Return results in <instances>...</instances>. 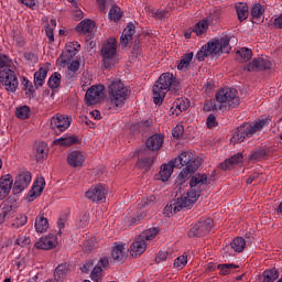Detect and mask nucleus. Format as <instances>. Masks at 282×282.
Returning <instances> with one entry per match:
<instances>
[{"instance_id":"39448f33","label":"nucleus","mask_w":282,"mask_h":282,"mask_svg":"<svg viewBox=\"0 0 282 282\" xmlns=\"http://www.w3.org/2000/svg\"><path fill=\"white\" fill-rule=\"evenodd\" d=\"M110 105L112 107H122L124 100L129 98V88L120 79H113L108 86Z\"/></svg>"},{"instance_id":"b1692460","label":"nucleus","mask_w":282,"mask_h":282,"mask_svg":"<svg viewBox=\"0 0 282 282\" xmlns=\"http://www.w3.org/2000/svg\"><path fill=\"white\" fill-rule=\"evenodd\" d=\"M175 10V4L173 2L167 4L165 10H153L151 7H145L144 12L148 17H152L153 19H164L169 12H173Z\"/></svg>"},{"instance_id":"052dcab7","label":"nucleus","mask_w":282,"mask_h":282,"mask_svg":"<svg viewBox=\"0 0 282 282\" xmlns=\"http://www.w3.org/2000/svg\"><path fill=\"white\" fill-rule=\"evenodd\" d=\"M172 135H173V138H182V135H184V126L177 124V126L172 130Z\"/></svg>"},{"instance_id":"09e8293b","label":"nucleus","mask_w":282,"mask_h":282,"mask_svg":"<svg viewBox=\"0 0 282 282\" xmlns=\"http://www.w3.org/2000/svg\"><path fill=\"white\" fill-rule=\"evenodd\" d=\"M108 19L110 21H120L122 19V10L118 6H113L108 13Z\"/></svg>"},{"instance_id":"4d7b16f0","label":"nucleus","mask_w":282,"mask_h":282,"mask_svg":"<svg viewBox=\"0 0 282 282\" xmlns=\"http://www.w3.org/2000/svg\"><path fill=\"white\" fill-rule=\"evenodd\" d=\"M100 276H102V269L100 265L94 267L91 273H90V279L95 282L100 281Z\"/></svg>"},{"instance_id":"a211bd4d","label":"nucleus","mask_w":282,"mask_h":282,"mask_svg":"<svg viewBox=\"0 0 282 282\" xmlns=\"http://www.w3.org/2000/svg\"><path fill=\"white\" fill-rule=\"evenodd\" d=\"M86 155L80 150H74L67 155V162L73 169H82L85 166Z\"/></svg>"},{"instance_id":"c756f323","label":"nucleus","mask_w":282,"mask_h":282,"mask_svg":"<svg viewBox=\"0 0 282 282\" xmlns=\"http://www.w3.org/2000/svg\"><path fill=\"white\" fill-rule=\"evenodd\" d=\"M50 153V148L44 141L37 142L35 144V158L37 162H43L47 160V155Z\"/></svg>"},{"instance_id":"4468645a","label":"nucleus","mask_w":282,"mask_h":282,"mask_svg":"<svg viewBox=\"0 0 282 282\" xmlns=\"http://www.w3.org/2000/svg\"><path fill=\"white\" fill-rule=\"evenodd\" d=\"M78 52H80V44L78 42L66 43V53L59 55L57 63H59V65H67Z\"/></svg>"},{"instance_id":"aec40b11","label":"nucleus","mask_w":282,"mask_h":282,"mask_svg":"<svg viewBox=\"0 0 282 282\" xmlns=\"http://www.w3.org/2000/svg\"><path fill=\"white\" fill-rule=\"evenodd\" d=\"M43 191H45V178L40 177L33 183L31 189L29 191L26 196L28 202H34L36 197H41Z\"/></svg>"},{"instance_id":"a878e982","label":"nucleus","mask_w":282,"mask_h":282,"mask_svg":"<svg viewBox=\"0 0 282 282\" xmlns=\"http://www.w3.org/2000/svg\"><path fill=\"white\" fill-rule=\"evenodd\" d=\"M134 34H135V25L133 23H129L120 36V43L122 47H127V45H129V43L133 41Z\"/></svg>"},{"instance_id":"e2e57ef3","label":"nucleus","mask_w":282,"mask_h":282,"mask_svg":"<svg viewBox=\"0 0 282 282\" xmlns=\"http://www.w3.org/2000/svg\"><path fill=\"white\" fill-rule=\"evenodd\" d=\"M203 109L204 111H216V109H219V106L215 104V101L210 100L204 105Z\"/></svg>"},{"instance_id":"f3484780","label":"nucleus","mask_w":282,"mask_h":282,"mask_svg":"<svg viewBox=\"0 0 282 282\" xmlns=\"http://www.w3.org/2000/svg\"><path fill=\"white\" fill-rule=\"evenodd\" d=\"M270 67H272V62H270L268 56H261L252 59V62L247 65L246 69L247 72H256V69L263 72V69H270Z\"/></svg>"},{"instance_id":"f257e3e1","label":"nucleus","mask_w":282,"mask_h":282,"mask_svg":"<svg viewBox=\"0 0 282 282\" xmlns=\"http://www.w3.org/2000/svg\"><path fill=\"white\" fill-rule=\"evenodd\" d=\"M207 182L208 176H206V174H195L192 176L189 181V189L182 194L174 204L167 205L164 208V215L171 217V214L175 215V213H180L182 208H191V206L199 199L202 191H204Z\"/></svg>"},{"instance_id":"58836bf2","label":"nucleus","mask_w":282,"mask_h":282,"mask_svg":"<svg viewBox=\"0 0 282 282\" xmlns=\"http://www.w3.org/2000/svg\"><path fill=\"white\" fill-rule=\"evenodd\" d=\"M68 272H69V269L67 268V264L57 265L54 272L55 281L62 282L65 279V276H67Z\"/></svg>"},{"instance_id":"c03bdc74","label":"nucleus","mask_w":282,"mask_h":282,"mask_svg":"<svg viewBox=\"0 0 282 282\" xmlns=\"http://www.w3.org/2000/svg\"><path fill=\"white\" fill-rule=\"evenodd\" d=\"M230 246L235 252H243L246 250V239L237 237L231 241Z\"/></svg>"},{"instance_id":"680f3d73","label":"nucleus","mask_w":282,"mask_h":282,"mask_svg":"<svg viewBox=\"0 0 282 282\" xmlns=\"http://www.w3.org/2000/svg\"><path fill=\"white\" fill-rule=\"evenodd\" d=\"M28 243H30V238L23 235H20L15 240V246H21V248L28 246Z\"/></svg>"},{"instance_id":"393cba45","label":"nucleus","mask_w":282,"mask_h":282,"mask_svg":"<svg viewBox=\"0 0 282 282\" xmlns=\"http://www.w3.org/2000/svg\"><path fill=\"white\" fill-rule=\"evenodd\" d=\"M173 169H175V165H173V161L161 165V170L156 175V180H160L161 182H169V180H171V176L173 175Z\"/></svg>"},{"instance_id":"37998d69","label":"nucleus","mask_w":282,"mask_h":282,"mask_svg":"<svg viewBox=\"0 0 282 282\" xmlns=\"http://www.w3.org/2000/svg\"><path fill=\"white\" fill-rule=\"evenodd\" d=\"M155 158H158V155H151L148 154L147 156H144L143 159L138 161V166H140V169H151V166L153 165V162H155Z\"/></svg>"},{"instance_id":"0eeeda50","label":"nucleus","mask_w":282,"mask_h":282,"mask_svg":"<svg viewBox=\"0 0 282 282\" xmlns=\"http://www.w3.org/2000/svg\"><path fill=\"white\" fill-rule=\"evenodd\" d=\"M216 102L219 104V109L221 107L235 109V107H239L241 99H239L237 89L223 88L216 93Z\"/></svg>"},{"instance_id":"f03ea898","label":"nucleus","mask_w":282,"mask_h":282,"mask_svg":"<svg viewBox=\"0 0 282 282\" xmlns=\"http://www.w3.org/2000/svg\"><path fill=\"white\" fill-rule=\"evenodd\" d=\"M230 37L223 36L214 39L207 44L203 45L196 54L197 61H205L207 56H219L220 54H228L230 52Z\"/></svg>"},{"instance_id":"473e14b6","label":"nucleus","mask_w":282,"mask_h":282,"mask_svg":"<svg viewBox=\"0 0 282 282\" xmlns=\"http://www.w3.org/2000/svg\"><path fill=\"white\" fill-rule=\"evenodd\" d=\"M191 107V104L188 102V99L180 98L174 102V106L172 107V116H180L182 111H186Z\"/></svg>"},{"instance_id":"13d9d810","label":"nucleus","mask_w":282,"mask_h":282,"mask_svg":"<svg viewBox=\"0 0 282 282\" xmlns=\"http://www.w3.org/2000/svg\"><path fill=\"white\" fill-rule=\"evenodd\" d=\"M264 11L265 10L261 7V4H254L251 9V14L253 19H260L261 17H263Z\"/></svg>"},{"instance_id":"8fccbe9b","label":"nucleus","mask_w":282,"mask_h":282,"mask_svg":"<svg viewBox=\"0 0 282 282\" xmlns=\"http://www.w3.org/2000/svg\"><path fill=\"white\" fill-rule=\"evenodd\" d=\"M30 106H21L17 108L15 116L20 118V120H28V118H30Z\"/></svg>"},{"instance_id":"bf43d9fd","label":"nucleus","mask_w":282,"mask_h":282,"mask_svg":"<svg viewBox=\"0 0 282 282\" xmlns=\"http://www.w3.org/2000/svg\"><path fill=\"white\" fill-rule=\"evenodd\" d=\"M94 260H87L85 262V264L80 268V271L84 273V274H89V272L94 269Z\"/></svg>"},{"instance_id":"a19ab883","label":"nucleus","mask_w":282,"mask_h":282,"mask_svg":"<svg viewBox=\"0 0 282 282\" xmlns=\"http://www.w3.org/2000/svg\"><path fill=\"white\" fill-rule=\"evenodd\" d=\"M207 31L208 21L206 20L198 21L193 28V32L195 33L196 36H202V34H206Z\"/></svg>"},{"instance_id":"1a4fd4ad","label":"nucleus","mask_w":282,"mask_h":282,"mask_svg":"<svg viewBox=\"0 0 282 282\" xmlns=\"http://www.w3.org/2000/svg\"><path fill=\"white\" fill-rule=\"evenodd\" d=\"M0 83L9 94H14L19 89V78L11 68L0 70Z\"/></svg>"},{"instance_id":"9d476101","label":"nucleus","mask_w":282,"mask_h":282,"mask_svg":"<svg viewBox=\"0 0 282 282\" xmlns=\"http://www.w3.org/2000/svg\"><path fill=\"white\" fill-rule=\"evenodd\" d=\"M105 99V86L102 84L93 85L85 95L86 104L98 105L100 100Z\"/></svg>"},{"instance_id":"f8f14e48","label":"nucleus","mask_w":282,"mask_h":282,"mask_svg":"<svg viewBox=\"0 0 282 282\" xmlns=\"http://www.w3.org/2000/svg\"><path fill=\"white\" fill-rule=\"evenodd\" d=\"M85 197L90 202H105L107 199V188L101 184L93 185L85 193Z\"/></svg>"},{"instance_id":"0e129e2a","label":"nucleus","mask_w":282,"mask_h":282,"mask_svg":"<svg viewBox=\"0 0 282 282\" xmlns=\"http://www.w3.org/2000/svg\"><path fill=\"white\" fill-rule=\"evenodd\" d=\"M206 124L208 129H214V127H217V117H215V115H209L207 117Z\"/></svg>"},{"instance_id":"5fc2aeb1","label":"nucleus","mask_w":282,"mask_h":282,"mask_svg":"<svg viewBox=\"0 0 282 282\" xmlns=\"http://www.w3.org/2000/svg\"><path fill=\"white\" fill-rule=\"evenodd\" d=\"M186 263H188V257L184 254L180 256L174 260V268H176V270H184Z\"/></svg>"},{"instance_id":"9b49d317","label":"nucleus","mask_w":282,"mask_h":282,"mask_svg":"<svg viewBox=\"0 0 282 282\" xmlns=\"http://www.w3.org/2000/svg\"><path fill=\"white\" fill-rule=\"evenodd\" d=\"M213 228V219H202L193 226L188 231V237H204L210 232Z\"/></svg>"},{"instance_id":"f704fd0d","label":"nucleus","mask_w":282,"mask_h":282,"mask_svg":"<svg viewBox=\"0 0 282 282\" xmlns=\"http://www.w3.org/2000/svg\"><path fill=\"white\" fill-rule=\"evenodd\" d=\"M44 30L50 43H54V30H56V20L51 19L50 21L44 22Z\"/></svg>"},{"instance_id":"cd10ccee","label":"nucleus","mask_w":282,"mask_h":282,"mask_svg":"<svg viewBox=\"0 0 282 282\" xmlns=\"http://www.w3.org/2000/svg\"><path fill=\"white\" fill-rule=\"evenodd\" d=\"M241 162H243V154L237 153L230 159H227L220 163V169L223 171H230V169H235V166H237V164H241Z\"/></svg>"},{"instance_id":"412c9836","label":"nucleus","mask_w":282,"mask_h":282,"mask_svg":"<svg viewBox=\"0 0 282 282\" xmlns=\"http://www.w3.org/2000/svg\"><path fill=\"white\" fill-rule=\"evenodd\" d=\"M149 246V242L147 240H143L140 236L135 238V240L130 246V254L131 257H140L147 252V247Z\"/></svg>"},{"instance_id":"20e7f679","label":"nucleus","mask_w":282,"mask_h":282,"mask_svg":"<svg viewBox=\"0 0 282 282\" xmlns=\"http://www.w3.org/2000/svg\"><path fill=\"white\" fill-rule=\"evenodd\" d=\"M175 83L173 73H163L152 87L153 102L154 105H161L164 102L166 93L171 89V85Z\"/></svg>"},{"instance_id":"2f4dec72","label":"nucleus","mask_w":282,"mask_h":282,"mask_svg":"<svg viewBox=\"0 0 282 282\" xmlns=\"http://www.w3.org/2000/svg\"><path fill=\"white\" fill-rule=\"evenodd\" d=\"M36 232H47L50 229V221L45 216H43V213H40V215L35 218V224H34Z\"/></svg>"},{"instance_id":"2eb2a0df","label":"nucleus","mask_w":282,"mask_h":282,"mask_svg":"<svg viewBox=\"0 0 282 282\" xmlns=\"http://www.w3.org/2000/svg\"><path fill=\"white\" fill-rule=\"evenodd\" d=\"M34 246L37 250H53V248L58 246V238L54 234H48L41 237Z\"/></svg>"},{"instance_id":"3c124183","label":"nucleus","mask_w":282,"mask_h":282,"mask_svg":"<svg viewBox=\"0 0 282 282\" xmlns=\"http://www.w3.org/2000/svg\"><path fill=\"white\" fill-rule=\"evenodd\" d=\"M276 279H279V271L276 269H271L263 272V282H274Z\"/></svg>"},{"instance_id":"423d86ee","label":"nucleus","mask_w":282,"mask_h":282,"mask_svg":"<svg viewBox=\"0 0 282 282\" xmlns=\"http://www.w3.org/2000/svg\"><path fill=\"white\" fill-rule=\"evenodd\" d=\"M101 63L106 69L118 63V42L116 37H109L101 46Z\"/></svg>"},{"instance_id":"dca6fc26","label":"nucleus","mask_w":282,"mask_h":282,"mask_svg":"<svg viewBox=\"0 0 282 282\" xmlns=\"http://www.w3.org/2000/svg\"><path fill=\"white\" fill-rule=\"evenodd\" d=\"M128 257V249L124 242H115L112 245L111 258L116 263H124Z\"/></svg>"},{"instance_id":"49530a36","label":"nucleus","mask_w":282,"mask_h":282,"mask_svg":"<svg viewBox=\"0 0 282 282\" xmlns=\"http://www.w3.org/2000/svg\"><path fill=\"white\" fill-rule=\"evenodd\" d=\"M236 12L239 21H246L248 19V4L243 2L236 4Z\"/></svg>"},{"instance_id":"4be33fe9","label":"nucleus","mask_w":282,"mask_h":282,"mask_svg":"<svg viewBox=\"0 0 282 282\" xmlns=\"http://www.w3.org/2000/svg\"><path fill=\"white\" fill-rule=\"evenodd\" d=\"M31 182L32 174L28 171H23L15 177L14 186L17 191H25V188L30 186Z\"/></svg>"},{"instance_id":"6e6d98bb","label":"nucleus","mask_w":282,"mask_h":282,"mask_svg":"<svg viewBox=\"0 0 282 282\" xmlns=\"http://www.w3.org/2000/svg\"><path fill=\"white\" fill-rule=\"evenodd\" d=\"M9 67H12V59L7 55L0 54V69H9Z\"/></svg>"},{"instance_id":"79ce46f5","label":"nucleus","mask_w":282,"mask_h":282,"mask_svg":"<svg viewBox=\"0 0 282 282\" xmlns=\"http://www.w3.org/2000/svg\"><path fill=\"white\" fill-rule=\"evenodd\" d=\"M155 204V196H142L138 199V206L139 209L142 210V208H149V206H153Z\"/></svg>"},{"instance_id":"a18cd8bd","label":"nucleus","mask_w":282,"mask_h":282,"mask_svg":"<svg viewBox=\"0 0 282 282\" xmlns=\"http://www.w3.org/2000/svg\"><path fill=\"white\" fill-rule=\"evenodd\" d=\"M237 268L239 267L235 263H224L217 265V270H219V274L221 276L230 274V272H232V270H237Z\"/></svg>"},{"instance_id":"ea45409f","label":"nucleus","mask_w":282,"mask_h":282,"mask_svg":"<svg viewBox=\"0 0 282 282\" xmlns=\"http://www.w3.org/2000/svg\"><path fill=\"white\" fill-rule=\"evenodd\" d=\"M195 171L197 170L192 167H184L177 175L176 182L178 184H184V182H187V180L191 177V175H193Z\"/></svg>"},{"instance_id":"603ef678","label":"nucleus","mask_w":282,"mask_h":282,"mask_svg":"<svg viewBox=\"0 0 282 282\" xmlns=\"http://www.w3.org/2000/svg\"><path fill=\"white\" fill-rule=\"evenodd\" d=\"M61 73H54L48 79V87L51 89H58L61 87Z\"/></svg>"},{"instance_id":"ddd939ff","label":"nucleus","mask_w":282,"mask_h":282,"mask_svg":"<svg viewBox=\"0 0 282 282\" xmlns=\"http://www.w3.org/2000/svg\"><path fill=\"white\" fill-rule=\"evenodd\" d=\"M70 124L72 119L65 115H57L51 119V129H53L55 133H63V131H67Z\"/></svg>"},{"instance_id":"e433bc0d","label":"nucleus","mask_w":282,"mask_h":282,"mask_svg":"<svg viewBox=\"0 0 282 282\" xmlns=\"http://www.w3.org/2000/svg\"><path fill=\"white\" fill-rule=\"evenodd\" d=\"M250 58H252V51L250 48L242 47L236 52L238 63H248Z\"/></svg>"},{"instance_id":"72a5a7b5","label":"nucleus","mask_w":282,"mask_h":282,"mask_svg":"<svg viewBox=\"0 0 282 282\" xmlns=\"http://www.w3.org/2000/svg\"><path fill=\"white\" fill-rule=\"evenodd\" d=\"M11 217H14V209L11 205H3L0 212V226H3Z\"/></svg>"},{"instance_id":"5701e85b","label":"nucleus","mask_w":282,"mask_h":282,"mask_svg":"<svg viewBox=\"0 0 282 282\" xmlns=\"http://www.w3.org/2000/svg\"><path fill=\"white\" fill-rule=\"evenodd\" d=\"M50 67V63H45L42 66H40L37 72L34 73V85L36 88L43 87V85L45 84V78H47Z\"/></svg>"},{"instance_id":"7ed1b4c3","label":"nucleus","mask_w":282,"mask_h":282,"mask_svg":"<svg viewBox=\"0 0 282 282\" xmlns=\"http://www.w3.org/2000/svg\"><path fill=\"white\" fill-rule=\"evenodd\" d=\"M270 121L268 119H258L253 123H246L240 127L234 132L231 142L234 144H239L246 140V138H252L259 131H263L264 127H268Z\"/></svg>"},{"instance_id":"864d4df0","label":"nucleus","mask_w":282,"mask_h":282,"mask_svg":"<svg viewBox=\"0 0 282 282\" xmlns=\"http://www.w3.org/2000/svg\"><path fill=\"white\" fill-rule=\"evenodd\" d=\"M221 19V11L219 9H212L207 15V23H217V20Z\"/></svg>"},{"instance_id":"7c9ffc66","label":"nucleus","mask_w":282,"mask_h":282,"mask_svg":"<svg viewBox=\"0 0 282 282\" xmlns=\"http://www.w3.org/2000/svg\"><path fill=\"white\" fill-rule=\"evenodd\" d=\"M53 144H55V147H74V144H78V137L63 135L62 138L55 139Z\"/></svg>"},{"instance_id":"4c0bfd02","label":"nucleus","mask_w":282,"mask_h":282,"mask_svg":"<svg viewBox=\"0 0 282 282\" xmlns=\"http://www.w3.org/2000/svg\"><path fill=\"white\" fill-rule=\"evenodd\" d=\"M158 232H160V229L153 227V228H150V229H147L144 230L143 232H141L139 235V237L145 241L147 243H149V241H153V239L155 237H158Z\"/></svg>"},{"instance_id":"6e6552de","label":"nucleus","mask_w":282,"mask_h":282,"mask_svg":"<svg viewBox=\"0 0 282 282\" xmlns=\"http://www.w3.org/2000/svg\"><path fill=\"white\" fill-rule=\"evenodd\" d=\"M172 165L175 166V169H199V161L197 160V156H195V153L191 151L182 152L178 156H176L174 160H172Z\"/></svg>"},{"instance_id":"774afa93","label":"nucleus","mask_w":282,"mask_h":282,"mask_svg":"<svg viewBox=\"0 0 282 282\" xmlns=\"http://www.w3.org/2000/svg\"><path fill=\"white\" fill-rule=\"evenodd\" d=\"M97 265H100L101 268H109V258L107 256H102Z\"/></svg>"},{"instance_id":"338daca9","label":"nucleus","mask_w":282,"mask_h":282,"mask_svg":"<svg viewBox=\"0 0 282 282\" xmlns=\"http://www.w3.org/2000/svg\"><path fill=\"white\" fill-rule=\"evenodd\" d=\"M68 70L73 72V74H76L78 69H80V62L78 61H73L72 63L68 64Z\"/></svg>"},{"instance_id":"69168bd1","label":"nucleus","mask_w":282,"mask_h":282,"mask_svg":"<svg viewBox=\"0 0 282 282\" xmlns=\"http://www.w3.org/2000/svg\"><path fill=\"white\" fill-rule=\"evenodd\" d=\"M169 259V252L166 250L159 251L155 261L156 263H162V261H166Z\"/></svg>"},{"instance_id":"c9c22d12","label":"nucleus","mask_w":282,"mask_h":282,"mask_svg":"<svg viewBox=\"0 0 282 282\" xmlns=\"http://www.w3.org/2000/svg\"><path fill=\"white\" fill-rule=\"evenodd\" d=\"M193 56H195L193 52L185 53L177 65V69L181 72L188 69L191 67V63L193 62Z\"/></svg>"},{"instance_id":"bb28decb","label":"nucleus","mask_w":282,"mask_h":282,"mask_svg":"<svg viewBox=\"0 0 282 282\" xmlns=\"http://www.w3.org/2000/svg\"><path fill=\"white\" fill-rule=\"evenodd\" d=\"M147 148L150 151H160L164 144V134H153L147 140Z\"/></svg>"},{"instance_id":"6ab92c4d","label":"nucleus","mask_w":282,"mask_h":282,"mask_svg":"<svg viewBox=\"0 0 282 282\" xmlns=\"http://www.w3.org/2000/svg\"><path fill=\"white\" fill-rule=\"evenodd\" d=\"M12 184H14V178L10 174H4L0 177V200L6 199L10 192L12 191Z\"/></svg>"},{"instance_id":"c85d7f7f","label":"nucleus","mask_w":282,"mask_h":282,"mask_svg":"<svg viewBox=\"0 0 282 282\" xmlns=\"http://www.w3.org/2000/svg\"><path fill=\"white\" fill-rule=\"evenodd\" d=\"M96 28V22L94 20H83L76 26V32L79 34H91Z\"/></svg>"},{"instance_id":"de8ad7c7","label":"nucleus","mask_w":282,"mask_h":282,"mask_svg":"<svg viewBox=\"0 0 282 282\" xmlns=\"http://www.w3.org/2000/svg\"><path fill=\"white\" fill-rule=\"evenodd\" d=\"M28 224V216L23 214H18L14 216L11 223L12 228H22V226H25Z\"/></svg>"}]
</instances>
